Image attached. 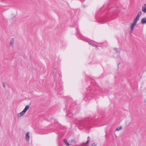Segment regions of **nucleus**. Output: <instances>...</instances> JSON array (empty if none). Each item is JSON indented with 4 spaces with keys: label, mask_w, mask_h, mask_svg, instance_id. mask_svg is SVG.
Listing matches in <instances>:
<instances>
[{
    "label": "nucleus",
    "mask_w": 146,
    "mask_h": 146,
    "mask_svg": "<svg viewBox=\"0 0 146 146\" xmlns=\"http://www.w3.org/2000/svg\"><path fill=\"white\" fill-rule=\"evenodd\" d=\"M138 21L136 19H135L134 20L133 23L131 24V31H133L134 26L136 25L137 22H138Z\"/></svg>",
    "instance_id": "1"
},
{
    "label": "nucleus",
    "mask_w": 146,
    "mask_h": 146,
    "mask_svg": "<svg viewBox=\"0 0 146 146\" xmlns=\"http://www.w3.org/2000/svg\"><path fill=\"white\" fill-rule=\"evenodd\" d=\"M30 133L29 132H27L26 134L25 139L26 141H29V135Z\"/></svg>",
    "instance_id": "2"
},
{
    "label": "nucleus",
    "mask_w": 146,
    "mask_h": 146,
    "mask_svg": "<svg viewBox=\"0 0 146 146\" xmlns=\"http://www.w3.org/2000/svg\"><path fill=\"white\" fill-rule=\"evenodd\" d=\"M141 15H142L141 11H140L138 13V14L137 15V16L136 17V18H135V19L138 21H139V18L140 17V16Z\"/></svg>",
    "instance_id": "3"
},
{
    "label": "nucleus",
    "mask_w": 146,
    "mask_h": 146,
    "mask_svg": "<svg viewBox=\"0 0 146 146\" xmlns=\"http://www.w3.org/2000/svg\"><path fill=\"white\" fill-rule=\"evenodd\" d=\"M14 42V38H11L10 40V46L12 47H13Z\"/></svg>",
    "instance_id": "4"
},
{
    "label": "nucleus",
    "mask_w": 146,
    "mask_h": 146,
    "mask_svg": "<svg viewBox=\"0 0 146 146\" xmlns=\"http://www.w3.org/2000/svg\"><path fill=\"white\" fill-rule=\"evenodd\" d=\"M29 106L28 105L26 106L24 109L23 110V112H24V113H25V112H26L27 110L29 109Z\"/></svg>",
    "instance_id": "5"
},
{
    "label": "nucleus",
    "mask_w": 146,
    "mask_h": 146,
    "mask_svg": "<svg viewBox=\"0 0 146 146\" xmlns=\"http://www.w3.org/2000/svg\"><path fill=\"white\" fill-rule=\"evenodd\" d=\"M142 10L144 13H146V4H144L142 7Z\"/></svg>",
    "instance_id": "6"
},
{
    "label": "nucleus",
    "mask_w": 146,
    "mask_h": 146,
    "mask_svg": "<svg viewBox=\"0 0 146 146\" xmlns=\"http://www.w3.org/2000/svg\"><path fill=\"white\" fill-rule=\"evenodd\" d=\"M141 22L143 24L146 23V17L142 18L141 20Z\"/></svg>",
    "instance_id": "7"
},
{
    "label": "nucleus",
    "mask_w": 146,
    "mask_h": 146,
    "mask_svg": "<svg viewBox=\"0 0 146 146\" xmlns=\"http://www.w3.org/2000/svg\"><path fill=\"white\" fill-rule=\"evenodd\" d=\"M25 113L24 112H23V111H22L21 113H18L17 115V116L18 117H20L22 116Z\"/></svg>",
    "instance_id": "8"
},
{
    "label": "nucleus",
    "mask_w": 146,
    "mask_h": 146,
    "mask_svg": "<svg viewBox=\"0 0 146 146\" xmlns=\"http://www.w3.org/2000/svg\"><path fill=\"white\" fill-rule=\"evenodd\" d=\"M63 141L64 143L67 146H69V144L68 142L66 139H64Z\"/></svg>",
    "instance_id": "9"
},
{
    "label": "nucleus",
    "mask_w": 146,
    "mask_h": 146,
    "mask_svg": "<svg viewBox=\"0 0 146 146\" xmlns=\"http://www.w3.org/2000/svg\"><path fill=\"white\" fill-rule=\"evenodd\" d=\"M90 141V137H88L87 141L86 142L84 143V145H86L87 144H88L89 143Z\"/></svg>",
    "instance_id": "10"
},
{
    "label": "nucleus",
    "mask_w": 146,
    "mask_h": 146,
    "mask_svg": "<svg viewBox=\"0 0 146 146\" xmlns=\"http://www.w3.org/2000/svg\"><path fill=\"white\" fill-rule=\"evenodd\" d=\"M114 50H115L116 51V52L117 53H118V52H119L120 51L118 49H117V48H114Z\"/></svg>",
    "instance_id": "11"
},
{
    "label": "nucleus",
    "mask_w": 146,
    "mask_h": 146,
    "mask_svg": "<svg viewBox=\"0 0 146 146\" xmlns=\"http://www.w3.org/2000/svg\"><path fill=\"white\" fill-rule=\"evenodd\" d=\"M121 128H122V127L121 126H120L119 127L117 128L116 129V130L117 131H119V130H120V129H121Z\"/></svg>",
    "instance_id": "12"
},
{
    "label": "nucleus",
    "mask_w": 146,
    "mask_h": 146,
    "mask_svg": "<svg viewBox=\"0 0 146 146\" xmlns=\"http://www.w3.org/2000/svg\"><path fill=\"white\" fill-rule=\"evenodd\" d=\"M89 43L90 45H91V46H95V47H96L97 46H96L95 44H92V43H90V42H89Z\"/></svg>",
    "instance_id": "13"
},
{
    "label": "nucleus",
    "mask_w": 146,
    "mask_h": 146,
    "mask_svg": "<svg viewBox=\"0 0 146 146\" xmlns=\"http://www.w3.org/2000/svg\"><path fill=\"white\" fill-rule=\"evenodd\" d=\"M75 142V140L74 139H72L71 140V142Z\"/></svg>",
    "instance_id": "14"
},
{
    "label": "nucleus",
    "mask_w": 146,
    "mask_h": 146,
    "mask_svg": "<svg viewBox=\"0 0 146 146\" xmlns=\"http://www.w3.org/2000/svg\"><path fill=\"white\" fill-rule=\"evenodd\" d=\"M96 145L94 143H93L92 144V146H96Z\"/></svg>",
    "instance_id": "15"
},
{
    "label": "nucleus",
    "mask_w": 146,
    "mask_h": 146,
    "mask_svg": "<svg viewBox=\"0 0 146 146\" xmlns=\"http://www.w3.org/2000/svg\"><path fill=\"white\" fill-rule=\"evenodd\" d=\"M3 85L4 87L5 88L6 86H5V84L4 83H3Z\"/></svg>",
    "instance_id": "16"
},
{
    "label": "nucleus",
    "mask_w": 146,
    "mask_h": 146,
    "mask_svg": "<svg viewBox=\"0 0 146 146\" xmlns=\"http://www.w3.org/2000/svg\"><path fill=\"white\" fill-rule=\"evenodd\" d=\"M91 89V88H88V89H87V90L88 91V90H90Z\"/></svg>",
    "instance_id": "17"
},
{
    "label": "nucleus",
    "mask_w": 146,
    "mask_h": 146,
    "mask_svg": "<svg viewBox=\"0 0 146 146\" xmlns=\"http://www.w3.org/2000/svg\"><path fill=\"white\" fill-rule=\"evenodd\" d=\"M68 116H69V117H71V116H69L68 114Z\"/></svg>",
    "instance_id": "18"
}]
</instances>
